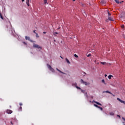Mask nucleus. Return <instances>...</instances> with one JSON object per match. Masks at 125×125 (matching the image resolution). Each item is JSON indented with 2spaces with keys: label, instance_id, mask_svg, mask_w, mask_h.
<instances>
[{
  "label": "nucleus",
  "instance_id": "40",
  "mask_svg": "<svg viewBox=\"0 0 125 125\" xmlns=\"http://www.w3.org/2000/svg\"><path fill=\"white\" fill-rule=\"evenodd\" d=\"M43 34H46V32H43Z\"/></svg>",
  "mask_w": 125,
  "mask_h": 125
},
{
  "label": "nucleus",
  "instance_id": "33",
  "mask_svg": "<svg viewBox=\"0 0 125 125\" xmlns=\"http://www.w3.org/2000/svg\"><path fill=\"white\" fill-rule=\"evenodd\" d=\"M14 122H17V120L16 118H14Z\"/></svg>",
  "mask_w": 125,
  "mask_h": 125
},
{
  "label": "nucleus",
  "instance_id": "22",
  "mask_svg": "<svg viewBox=\"0 0 125 125\" xmlns=\"http://www.w3.org/2000/svg\"><path fill=\"white\" fill-rule=\"evenodd\" d=\"M94 106L95 107H96V108H99V106H98L97 104H94Z\"/></svg>",
  "mask_w": 125,
  "mask_h": 125
},
{
  "label": "nucleus",
  "instance_id": "47",
  "mask_svg": "<svg viewBox=\"0 0 125 125\" xmlns=\"http://www.w3.org/2000/svg\"><path fill=\"white\" fill-rule=\"evenodd\" d=\"M10 108H11V106H10Z\"/></svg>",
  "mask_w": 125,
  "mask_h": 125
},
{
  "label": "nucleus",
  "instance_id": "3",
  "mask_svg": "<svg viewBox=\"0 0 125 125\" xmlns=\"http://www.w3.org/2000/svg\"><path fill=\"white\" fill-rule=\"evenodd\" d=\"M47 67H48V69L50 70V71H51V72H52V73H54V72H55V71L54 70V69H53L52 67H51V66H50V65L48 64Z\"/></svg>",
  "mask_w": 125,
  "mask_h": 125
},
{
  "label": "nucleus",
  "instance_id": "38",
  "mask_svg": "<svg viewBox=\"0 0 125 125\" xmlns=\"http://www.w3.org/2000/svg\"><path fill=\"white\" fill-rule=\"evenodd\" d=\"M20 106H22V104L21 103L20 104Z\"/></svg>",
  "mask_w": 125,
  "mask_h": 125
},
{
  "label": "nucleus",
  "instance_id": "25",
  "mask_svg": "<svg viewBox=\"0 0 125 125\" xmlns=\"http://www.w3.org/2000/svg\"><path fill=\"white\" fill-rule=\"evenodd\" d=\"M107 11H108V16H111V13H110V12H109V10H107Z\"/></svg>",
  "mask_w": 125,
  "mask_h": 125
},
{
  "label": "nucleus",
  "instance_id": "13",
  "mask_svg": "<svg viewBox=\"0 0 125 125\" xmlns=\"http://www.w3.org/2000/svg\"><path fill=\"white\" fill-rule=\"evenodd\" d=\"M115 1L116 2V3H122V2H120V1H119V0H115Z\"/></svg>",
  "mask_w": 125,
  "mask_h": 125
},
{
  "label": "nucleus",
  "instance_id": "16",
  "mask_svg": "<svg viewBox=\"0 0 125 125\" xmlns=\"http://www.w3.org/2000/svg\"><path fill=\"white\" fill-rule=\"evenodd\" d=\"M101 64H102V65H106L107 63L106 62H101Z\"/></svg>",
  "mask_w": 125,
  "mask_h": 125
},
{
  "label": "nucleus",
  "instance_id": "14",
  "mask_svg": "<svg viewBox=\"0 0 125 125\" xmlns=\"http://www.w3.org/2000/svg\"><path fill=\"white\" fill-rule=\"evenodd\" d=\"M65 60L67 62V63H68V64H71V62H70V61H69V60H68V59H65Z\"/></svg>",
  "mask_w": 125,
  "mask_h": 125
},
{
  "label": "nucleus",
  "instance_id": "35",
  "mask_svg": "<svg viewBox=\"0 0 125 125\" xmlns=\"http://www.w3.org/2000/svg\"><path fill=\"white\" fill-rule=\"evenodd\" d=\"M24 44L27 45V43L26 42H23Z\"/></svg>",
  "mask_w": 125,
  "mask_h": 125
},
{
  "label": "nucleus",
  "instance_id": "49",
  "mask_svg": "<svg viewBox=\"0 0 125 125\" xmlns=\"http://www.w3.org/2000/svg\"><path fill=\"white\" fill-rule=\"evenodd\" d=\"M58 29H60V28H59Z\"/></svg>",
  "mask_w": 125,
  "mask_h": 125
},
{
  "label": "nucleus",
  "instance_id": "6",
  "mask_svg": "<svg viewBox=\"0 0 125 125\" xmlns=\"http://www.w3.org/2000/svg\"><path fill=\"white\" fill-rule=\"evenodd\" d=\"M117 100H118V101H120V102H121V103H124V104H125V101H123L122 100H121V99L117 98Z\"/></svg>",
  "mask_w": 125,
  "mask_h": 125
},
{
  "label": "nucleus",
  "instance_id": "19",
  "mask_svg": "<svg viewBox=\"0 0 125 125\" xmlns=\"http://www.w3.org/2000/svg\"><path fill=\"white\" fill-rule=\"evenodd\" d=\"M102 83H104V84H106V83H105V80L104 79H103L102 80Z\"/></svg>",
  "mask_w": 125,
  "mask_h": 125
},
{
  "label": "nucleus",
  "instance_id": "31",
  "mask_svg": "<svg viewBox=\"0 0 125 125\" xmlns=\"http://www.w3.org/2000/svg\"><path fill=\"white\" fill-rule=\"evenodd\" d=\"M87 56V57H90V56H91V54H89Z\"/></svg>",
  "mask_w": 125,
  "mask_h": 125
},
{
  "label": "nucleus",
  "instance_id": "46",
  "mask_svg": "<svg viewBox=\"0 0 125 125\" xmlns=\"http://www.w3.org/2000/svg\"><path fill=\"white\" fill-rule=\"evenodd\" d=\"M83 13H85V12H83Z\"/></svg>",
  "mask_w": 125,
  "mask_h": 125
},
{
  "label": "nucleus",
  "instance_id": "43",
  "mask_svg": "<svg viewBox=\"0 0 125 125\" xmlns=\"http://www.w3.org/2000/svg\"><path fill=\"white\" fill-rule=\"evenodd\" d=\"M60 57L61 58H62V59H63V58L62 56H61Z\"/></svg>",
  "mask_w": 125,
  "mask_h": 125
},
{
  "label": "nucleus",
  "instance_id": "27",
  "mask_svg": "<svg viewBox=\"0 0 125 125\" xmlns=\"http://www.w3.org/2000/svg\"><path fill=\"white\" fill-rule=\"evenodd\" d=\"M82 92H83V93H84V92H85V91L84 90H82V89H81Z\"/></svg>",
  "mask_w": 125,
  "mask_h": 125
},
{
  "label": "nucleus",
  "instance_id": "5",
  "mask_svg": "<svg viewBox=\"0 0 125 125\" xmlns=\"http://www.w3.org/2000/svg\"><path fill=\"white\" fill-rule=\"evenodd\" d=\"M6 113H7V114H12V110L10 109H7L6 111Z\"/></svg>",
  "mask_w": 125,
  "mask_h": 125
},
{
  "label": "nucleus",
  "instance_id": "1",
  "mask_svg": "<svg viewBox=\"0 0 125 125\" xmlns=\"http://www.w3.org/2000/svg\"><path fill=\"white\" fill-rule=\"evenodd\" d=\"M81 83H83V84H85V85H89V84H90V83L84 82L83 79H81Z\"/></svg>",
  "mask_w": 125,
  "mask_h": 125
},
{
  "label": "nucleus",
  "instance_id": "32",
  "mask_svg": "<svg viewBox=\"0 0 125 125\" xmlns=\"http://www.w3.org/2000/svg\"><path fill=\"white\" fill-rule=\"evenodd\" d=\"M36 37L37 38H39V35L38 34V33H36Z\"/></svg>",
  "mask_w": 125,
  "mask_h": 125
},
{
  "label": "nucleus",
  "instance_id": "8",
  "mask_svg": "<svg viewBox=\"0 0 125 125\" xmlns=\"http://www.w3.org/2000/svg\"><path fill=\"white\" fill-rule=\"evenodd\" d=\"M56 70H57V71H58V72H60V73H61L62 74H63L64 75H66V74L65 73H64V72L61 71L58 68H56Z\"/></svg>",
  "mask_w": 125,
  "mask_h": 125
},
{
  "label": "nucleus",
  "instance_id": "24",
  "mask_svg": "<svg viewBox=\"0 0 125 125\" xmlns=\"http://www.w3.org/2000/svg\"><path fill=\"white\" fill-rule=\"evenodd\" d=\"M99 109H100L101 111L103 110V108L102 107L99 106Z\"/></svg>",
  "mask_w": 125,
  "mask_h": 125
},
{
  "label": "nucleus",
  "instance_id": "4",
  "mask_svg": "<svg viewBox=\"0 0 125 125\" xmlns=\"http://www.w3.org/2000/svg\"><path fill=\"white\" fill-rule=\"evenodd\" d=\"M25 40H27V41H29V42H33V40H31V38H30V37L25 36Z\"/></svg>",
  "mask_w": 125,
  "mask_h": 125
},
{
  "label": "nucleus",
  "instance_id": "18",
  "mask_svg": "<svg viewBox=\"0 0 125 125\" xmlns=\"http://www.w3.org/2000/svg\"><path fill=\"white\" fill-rule=\"evenodd\" d=\"M0 17L1 19H2V20H3V17L1 15V13H0Z\"/></svg>",
  "mask_w": 125,
  "mask_h": 125
},
{
  "label": "nucleus",
  "instance_id": "12",
  "mask_svg": "<svg viewBox=\"0 0 125 125\" xmlns=\"http://www.w3.org/2000/svg\"><path fill=\"white\" fill-rule=\"evenodd\" d=\"M108 20L109 21H114V20H113V18L110 17H108Z\"/></svg>",
  "mask_w": 125,
  "mask_h": 125
},
{
  "label": "nucleus",
  "instance_id": "41",
  "mask_svg": "<svg viewBox=\"0 0 125 125\" xmlns=\"http://www.w3.org/2000/svg\"><path fill=\"white\" fill-rule=\"evenodd\" d=\"M11 125H13V123H12V121L11 122Z\"/></svg>",
  "mask_w": 125,
  "mask_h": 125
},
{
  "label": "nucleus",
  "instance_id": "10",
  "mask_svg": "<svg viewBox=\"0 0 125 125\" xmlns=\"http://www.w3.org/2000/svg\"><path fill=\"white\" fill-rule=\"evenodd\" d=\"M26 4L28 6H30V0H26Z\"/></svg>",
  "mask_w": 125,
  "mask_h": 125
},
{
  "label": "nucleus",
  "instance_id": "48",
  "mask_svg": "<svg viewBox=\"0 0 125 125\" xmlns=\"http://www.w3.org/2000/svg\"><path fill=\"white\" fill-rule=\"evenodd\" d=\"M90 102H91V101H90Z\"/></svg>",
  "mask_w": 125,
  "mask_h": 125
},
{
  "label": "nucleus",
  "instance_id": "37",
  "mask_svg": "<svg viewBox=\"0 0 125 125\" xmlns=\"http://www.w3.org/2000/svg\"><path fill=\"white\" fill-rule=\"evenodd\" d=\"M122 119H123V120H124V121H125V118L123 117V118H122Z\"/></svg>",
  "mask_w": 125,
  "mask_h": 125
},
{
  "label": "nucleus",
  "instance_id": "23",
  "mask_svg": "<svg viewBox=\"0 0 125 125\" xmlns=\"http://www.w3.org/2000/svg\"><path fill=\"white\" fill-rule=\"evenodd\" d=\"M94 106L95 107H96V108H99V106H98L97 104H94Z\"/></svg>",
  "mask_w": 125,
  "mask_h": 125
},
{
  "label": "nucleus",
  "instance_id": "34",
  "mask_svg": "<svg viewBox=\"0 0 125 125\" xmlns=\"http://www.w3.org/2000/svg\"><path fill=\"white\" fill-rule=\"evenodd\" d=\"M33 33H34V34H37V33H36V30H34V31H33Z\"/></svg>",
  "mask_w": 125,
  "mask_h": 125
},
{
  "label": "nucleus",
  "instance_id": "15",
  "mask_svg": "<svg viewBox=\"0 0 125 125\" xmlns=\"http://www.w3.org/2000/svg\"><path fill=\"white\" fill-rule=\"evenodd\" d=\"M112 77H113V76H112L111 75H109L108 76V78L109 79V80H111L112 79Z\"/></svg>",
  "mask_w": 125,
  "mask_h": 125
},
{
  "label": "nucleus",
  "instance_id": "21",
  "mask_svg": "<svg viewBox=\"0 0 125 125\" xmlns=\"http://www.w3.org/2000/svg\"><path fill=\"white\" fill-rule=\"evenodd\" d=\"M109 115H110V116H114V112H110Z\"/></svg>",
  "mask_w": 125,
  "mask_h": 125
},
{
  "label": "nucleus",
  "instance_id": "17",
  "mask_svg": "<svg viewBox=\"0 0 125 125\" xmlns=\"http://www.w3.org/2000/svg\"><path fill=\"white\" fill-rule=\"evenodd\" d=\"M53 35L54 36H55V37H57V35H58V33L57 32H54L53 33Z\"/></svg>",
  "mask_w": 125,
  "mask_h": 125
},
{
  "label": "nucleus",
  "instance_id": "29",
  "mask_svg": "<svg viewBox=\"0 0 125 125\" xmlns=\"http://www.w3.org/2000/svg\"><path fill=\"white\" fill-rule=\"evenodd\" d=\"M19 111H22V107L21 106L20 107Z\"/></svg>",
  "mask_w": 125,
  "mask_h": 125
},
{
  "label": "nucleus",
  "instance_id": "26",
  "mask_svg": "<svg viewBox=\"0 0 125 125\" xmlns=\"http://www.w3.org/2000/svg\"><path fill=\"white\" fill-rule=\"evenodd\" d=\"M74 57H76V58H78V57H79V56L77 55V54H74Z\"/></svg>",
  "mask_w": 125,
  "mask_h": 125
},
{
  "label": "nucleus",
  "instance_id": "20",
  "mask_svg": "<svg viewBox=\"0 0 125 125\" xmlns=\"http://www.w3.org/2000/svg\"><path fill=\"white\" fill-rule=\"evenodd\" d=\"M44 4H47V0H43Z\"/></svg>",
  "mask_w": 125,
  "mask_h": 125
},
{
  "label": "nucleus",
  "instance_id": "7",
  "mask_svg": "<svg viewBox=\"0 0 125 125\" xmlns=\"http://www.w3.org/2000/svg\"><path fill=\"white\" fill-rule=\"evenodd\" d=\"M101 4H102V5H105V4H106V1L105 0H102L101 1Z\"/></svg>",
  "mask_w": 125,
  "mask_h": 125
},
{
  "label": "nucleus",
  "instance_id": "9",
  "mask_svg": "<svg viewBox=\"0 0 125 125\" xmlns=\"http://www.w3.org/2000/svg\"><path fill=\"white\" fill-rule=\"evenodd\" d=\"M94 103H96V104H97V105H100V106H102V104L99 103L98 102L94 101Z\"/></svg>",
  "mask_w": 125,
  "mask_h": 125
},
{
  "label": "nucleus",
  "instance_id": "44",
  "mask_svg": "<svg viewBox=\"0 0 125 125\" xmlns=\"http://www.w3.org/2000/svg\"><path fill=\"white\" fill-rule=\"evenodd\" d=\"M105 77H107V74H105Z\"/></svg>",
  "mask_w": 125,
  "mask_h": 125
},
{
  "label": "nucleus",
  "instance_id": "2",
  "mask_svg": "<svg viewBox=\"0 0 125 125\" xmlns=\"http://www.w3.org/2000/svg\"><path fill=\"white\" fill-rule=\"evenodd\" d=\"M33 47H35V48H38V49H42V46H40V45L36 43L33 44Z\"/></svg>",
  "mask_w": 125,
  "mask_h": 125
},
{
  "label": "nucleus",
  "instance_id": "30",
  "mask_svg": "<svg viewBox=\"0 0 125 125\" xmlns=\"http://www.w3.org/2000/svg\"><path fill=\"white\" fill-rule=\"evenodd\" d=\"M121 28H122V29H124L125 28V25H122L121 26Z\"/></svg>",
  "mask_w": 125,
  "mask_h": 125
},
{
  "label": "nucleus",
  "instance_id": "42",
  "mask_svg": "<svg viewBox=\"0 0 125 125\" xmlns=\"http://www.w3.org/2000/svg\"><path fill=\"white\" fill-rule=\"evenodd\" d=\"M21 1H25V0H21Z\"/></svg>",
  "mask_w": 125,
  "mask_h": 125
},
{
  "label": "nucleus",
  "instance_id": "28",
  "mask_svg": "<svg viewBox=\"0 0 125 125\" xmlns=\"http://www.w3.org/2000/svg\"><path fill=\"white\" fill-rule=\"evenodd\" d=\"M76 88H77V89H80V90L81 89V88L78 86H76Z\"/></svg>",
  "mask_w": 125,
  "mask_h": 125
},
{
  "label": "nucleus",
  "instance_id": "39",
  "mask_svg": "<svg viewBox=\"0 0 125 125\" xmlns=\"http://www.w3.org/2000/svg\"><path fill=\"white\" fill-rule=\"evenodd\" d=\"M117 116L119 117V118H121V116L117 115Z\"/></svg>",
  "mask_w": 125,
  "mask_h": 125
},
{
  "label": "nucleus",
  "instance_id": "45",
  "mask_svg": "<svg viewBox=\"0 0 125 125\" xmlns=\"http://www.w3.org/2000/svg\"><path fill=\"white\" fill-rule=\"evenodd\" d=\"M76 0H73V1H75Z\"/></svg>",
  "mask_w": 125,
  "mask_h": 125
},
{
  "label": "nucleus",
  "instance_id": "11",
  "mask_svg": "<svg viewBox=\"0 0 125 125\" xmlns=\"http://www.w3.org/2000/svg\"><path fill=\"white\" fill-rule=\"evenodd\" d=\"M105 92H106V93H109L110 94H112V95H113V96H115L114 95H113L112 93H111L109 91H105Z\"/></svg>",
  "mask_w": 125,
  "mask_h": 125
},
{
  "label": "nucleus",
  "instance_id": "36",
  "mask_svg": "<svg viewBox=\"0 0 125 125\" xmlns=\"http://www.w3.org/2000/svg\"><path fill=\"white\" fill-rule=\"evenodd\" d=\"M85 95H86V96H87V93H85Z\"/></svg>",
  "mask_w": 125,
  "mask_h": 125
}]
</instances>
